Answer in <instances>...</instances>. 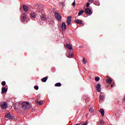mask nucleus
I'll use <instances>...</instances> for the list:
<instances>
[{"instance_id": "obj_1", "label": "nucleus", "mask_w": 125, "mask_h": 125, "mask_svg": "<svg viewBox=\"0 0 125 125\" xmlns=\"http://www.w3.org/2000/svg\"><path fill=\"white\" fill-rule=\"evenodd\" d=\"M21 106L23 110H26V109H29L31 107V104L28 102H24L21 103Z\"/></svg>"}, {"instance_id": "obj_2", "label": "nucleus", "mask_w": 125, "mask_h": 125, "mask_svg": "<svg viewBox=\"0 0 125 125\" xmlns=\"http://www.w3.org/2000/svg\"><path fill=\"white\" fill-rule=\"evenodd\" d=\"M0 105L2 109H6L7 108V104L5 102H2L0 103Z\"/></svg>"}, {"instance_id": "obj_3", "label": "nucleus", "mask_w": 125, "mask_h": 125, "mask_svg": "<svg viewBox=\"0 0 125 125\" xmlns=\"http://www.w3.org/2000/svg\"><path fill=\"white\" fill-rule=\"evenodd\" d=\"M55 16L56 18L58 20V21H61L62 20V18L61 17V15L59 14V13H55Z\"/></svg>"}, {"instance_id": "obj_4", "label": "nucleus", "mask_w": 125, "mask_h": 125, "mask_svg": "<svg viewBox=\"0 0 125 125\" xmlns=\"http://www.w3.org/2000/svg\"><path fill=\"white\" fill-rule=\"evenodd\" d=\"M37 15H38V16H40L41 18H42V20H45V16H44V15H43L41 12H38L37 13Z\"/></svg>"}, {"instance_id": "obj_5", "label": "nucleus", "mask_w": 125, "mask_h": 125, "mask_svg": "<svg viewBox=\"0 0 125 125\" xmlns=\"http://www.w3.org/2000/svg\"><path fill=\"white\" fill-rule=\"evenodd\" d=\"M5 117L7 119H10L11 120H13V119H14V117H13V116H11L10 113H6Z\"/></svg>"}, {"instance_id": "obj_6", "label": "nucleus", "mask_w": 125, "mask_h": 125, "mask_svg": "<svg viewBox=\"0 0 125 125\" xmlns=\"http://www.w3.org/2000/svg\"><path fill=\"white\" fill-rule=\"evenodd\" d=\"M96 89L98 92L101 91V84H100V83H99L97 84Z\"/></svg>"}, {"instance_id": "obj_7", "label": "nucleus", "mask_w": 125, "mask_h": 125, "mask_svg": "<svg viewBox=\"0 0 125 125\" xmlns=\"http://www.w3.org/2000/svg\"><path fill=\"white\" fill-rule=\"evenodd\" d=\"M85 12L87 14H90V15H91V14H92V13H91V10H90V9H89V8H86L85 9Z\"/></svg>"}, {"instance_id": "obj_8", "label": "nucleus", "mask_w": 125, "mask_h": 125, "mask_svg": "<svg viewBox=\"0 0 125 125\" xmlns=\"http://www.w3.org/2000/svg\"><path fill=\"white\" fill-rule=\"evenodd\" d=\"M71 21H72V18H71V17H68L67 19V21H66L68 25H70V24H71Z\"/></svg>"}, {"instance_id": "obj_9", "label": "nucleus", "mask_w": 125, "mask_h": 125, "mask_svg": "<svg viewBox=\"0 0 125 125\" xmlns=\"http://www.w3.org/2000/svg\"><path fill=\"white\" fill-rule=\"evenodd\" d=\"M21 21L22 22H25V21H26V16H25V15L24 14H22L21 15Z\"/></svg>"}, {"instance_id": "obj_10", "label": "nucleus", "mask_w": 125, "mask_h": 125, "mask_svg": "<svg viewBox=\"0 0 125 125\" xmlns=\"http://www.w3.org/2000/svg\"><path fill=\"white\" fill-rule=\"evenodd\" d=\"M5 92H7V89L4 87H2V89H1L2 94L5 93Z\"/></svg>"}, {"instance_id": "obj_11", "label": "nucleus", "mask_w": 125, "mask_h": 125, "mask_svg": "<svg viewBox=\"0 0 125 125\" xmlns=\"http://www.w3.org/2000/svg\"><path fill=\"white\" fill-rule=\"evenodd\" d=\"M62 30H66V29H67V26L66 25V23L62 22Z\"/></svg>"}, {"instance_id": "obj_12", "label": "nucleus", "mask_w": 125, "mask_h": 125, "mask_svg": "<svg viewBox=\"0 0 125 125\" xmlns=\"http://www.w3.org/2000/svg\"><path fill=\"white\" fill-rule=\"evenodd\" d=\"M76 23H77V24H79V25H81L83 24V21L81 20H76L75 21Z\"/></svg>"}, {"instance_id": "obj_13", "label": "nucleus", "mask_w": 125, "mask_h": 125, "mask_svg": "<svg viewBox=\"0 0 125 125\" xmlns=\"http://www.w3.org/2000/svg\"><path fill=\"white\" fill-rule=\"evenodd\" d=\"M23 9L24 11H28L29 10V7L26 5H23Z\"/></svg>"}, {"instance_id": "obj_14", "label": "nucleus", "mask_w": 125, "mask_h": 125, "mask_svg": "<svg viewBox=\"0 0 125 125\" xmlns=\"http://www.w3.org/2000/svg\"><path fill=\"white\" fill-rule=\"evenodd\" d=\"M66 47L68 49H69L70 50H72V46H71V45H70V44H67L66 45Z\"/></svg>"}, {"instance_id": "obj_15", "label": "nucleus", "mask_w": 125, "mask_h": 125, "mask_svg": "<svg viewBox=\"0 0 125 125\" xmlns=\"http://www.w3.org/2000/svg\"><path fill=\"white\" fill-rule=\"evenodd\" d=\"M104 100V96H100V99L99 100V102H102Z\"/></svg>"}, {"instance_id": "obj_16", "label": "nucleus", "mask_w": 125, "mask_h": 125, "mask_svg": "<svg viewBox=\"0 0 125 125\" xmlns=\"http://www.w3.org/2000/svg\"><path fill=\"white\" fill-rule=\"evenodd\" d=\"M100 112L101 113V114H102V115L103 116V117H104V110L103 109H100Z\"/></svg>"}, {"instance_id": "obj_17", "label": "nucleus", "mask_w": 125, "mask_h": 125, "mask_svg": "<svg viewBox=\"0 0 125 125\" xmlns=\"http://www.w3.org/2000/svg\"><path fill=\"white\" fill-rule=\"evenodd\" d=\"M47 81V78L44 77L42 79V82H43V83H45Z\"/></svg>"}, {"instance_id": "obj_18", "label": "nucleus", "mask_w": 125, "mask_h": 125, "mask_svg": "<svg viewBox=\"0 0 125 125\" xmlns=\"http://www.w3.org/2000/svg\"><path fill=\"white\" fill-rule=\"evenodd\" d=\"M84 12V11H83V10H82L79 11V12L78 13L79 16H81V15H82V14H83Z\"/></svg>"}, {"instance_id": "obj_19", "label": "nucleus", "mask_w": 125, "mask_h": 125, "mask_svg": "<svg viewBox=\"0 0 125 125\" xmlns=\"http://www.w3.org/2000/svg\"><path fill=\"white\" fill-rule=\"evenodd\" d=\"M106 83H112V79L109 78L106 80Z\"/></svg>"}, {"instance_id": "obj_20", "label": "nucleus", "mask_w": 125, "mask_h": 125, "mask_svg": "<svg viewBox=\"0 0 125 125\" xmlns=\"http://www.w3.org/2000/svg\"><path fill=\"white\" fill-rule=\"evenodd\" d=\"M73 56H74V54H73V53H68V56H67V57L71 58V57H73Z\"/></svg>"}, {"instance_id": "obj_21", "label": "nucleus", "mask_w": 125, "mask_h": 125, "mask_svg": "<svg viewBox=\"0 0 125 125\" xmlns=\"http://www.w3.org/2000/svg\"><path fill=\"white\" fill-rule=\"evenodd\" d=\"M30 16H31V17H32V18H35V17H36V15H35V13H32L31 14Z\"/></svg>"}, {"instance_id": "obj_22", "label": "nucleus", "mask_w": 125, "mask_h": 125, "mask_svg": "<svg viewBox=\"0 0 125 125\" xmlns=\"http://www.w3.org/2000/svg\"><path fill=\"white\" fill-rule=\"evenodd\" d=\"M62 84L60 83H58L55 84V86H61Z\"/></svg>"}, {"instance_id": "obj_23", "label": "nucleus", "mask_w": 125, "mask_h": 125, "mask_svg": "<svg viewBox=\"0 0 125 125\" xmlns=\"http://www.w3.org/2000/svg\"><path fill=\"white\" fill-rule=\"evenodd\" d=\"M95 5H98V6H99V5H100V3L99 1H95Z\"/></svg>"}, {"instance_id": "obj_24", "label": "nucleus", "mask_w": 125, "mask_h": 125, "mask_svg": "<svg viewBox=\"0 0 125 125\" xmlns=\"http://www.w3.org/2000/svg\"><path fill=\"white\" fill-rule=\"evenodd\" d=\"M83 64H86L87 62L85 61V58H83Z\"/></svg>"}, {"instance_id": "obj_25", "label": "nucleus", "mask_w": 125, "mask_h": 125, "mask_svg": "<svg viewBox=\"0 0 125 125\" xmlns=\"http://www.w3.org/2000/svg\"><path fill=\"white\" fill-rule=\"evenodd\" d=\"M99 80H100V78H99V77H96L95 78V81H96V82H99Z\"/></svg>"}, {"instance_id": "obj_26", "label": "nucleus", "mask_w": 125, "mask_h": 125, "mask_svg": "<svg viewBox=\"0 0 125 125\" xmlns=\"http://www.w3.org/2000/svg\"><path fill=\"white\" fill-rule=\"evenodd\" d=\"M43 103V102H42V101H40L38 102V104H39V105H42V104Z\"/></svg>"}, {"instance_id": "obj_27", "label": "nucleus", "mask_w": 125, "mask_h": 125, "mask_svg": "<svg viewBox=\"0 0 125 125\" xmlns=\"http://www.w3.org/2000/svg\"><path fill=\"white\" fill-rule=\"evenodd\" d=\"M99 123H100V124H101V125H103V124H104V121H103V120H100V121H99Z\"/></svg>"}, {"instance_id": "obj_28", "label": "nucleus", "mask_w": 125, "mask_h": 125, "mask_svg": "<svg viewBox=\"0 0 125 125\" xmlns=\"http://www.w3.org/2000/svg\"><path fill=\"white\" fill-rule=\"evenodd\" d=\"M34 88L36 89V90H38V89H39V86L35 85L34 86Z\"/></svg>"}, {"instance_id": "obj_29", "label": "nucleus", "mask_w": 125, "mask_h": 125, "mask_svg": "<svg viewBox=\"0 0 125 125\" xmlns=\"http://www.w3.org/2000/svg\"><path fill=\"white\" fill-rule=\"evenodd\" d=\"M89 112H90V113H92V112H93V108H89Z\"/></svg>"}, {"instance_id": "obj_30", "label": "nucleus", "mask_w": 125, "mask_h": 125, "mask_svg": "<svg viewBox=\"0 0 125 125\" xmlns=\"http://www.w3.org/2000/svg\"><path fill=\"white\" fill-rule=\"evenodd\" d=\"M2 85H5L6 84V83H5V81H3L1 83Z\"/></svg>"}, {"instance_id": "obj_31", "label": "nucleus", "mask_w": 125, "mask_h": 125, "mask_svg": "<svg viewBox=\"0 0 125 125\" xmlns=\"http://www.w3.org/2000/svg\"><path fill=\"white\" fill-rule=\"evenodd\" d=\"M72 5L73 6H75L76 5V1H74V2L72 3Z\"/></svg>"}, {"instance_id": "obj_32", "label": "nucleus", "mask_w": 125, "mask_h": 125, "mask_svg": "<svg viewBox=\"0 0 125 125\" xmlns=\"http://www.w3.org/2000/svg\"><path fill=\"white\" fill-rule=\"evenodd\" d=\"M86 6V7H89V3H87Z\"/></svg>"}, {"instance_id": "obj_33", "label": "nucleus", "mask_w": 125, "mask_h": 125, "mask_svg": "<svg viewBox=\"0 0 125 125\" xmlns=\"http://www.w3.org/2000/svg\"><path fill=\"white\" fill-rule=\"evenodd\" d=\"M89 1H90V2H93V1H94V0H89Z\"/></svg>"}, {"instance_id": "obj_34", "label": "nucleus", "mask_w": 125, "mask_h": 125, "mask_svg": "<svg viewBox=\"0 0 125 125\" xmlns=\"http://www.w3.org/2000/svg\"><path fill=\"white\" fill-rule=\"evenodd\" d=\"M35 102H36V103H39V100H36Z\"/></svg>"}, {"instance_id": "obj_35", "label": "nucleus", "mask_w": 125, "mask_h": 125, "mask_svg": "<svg viewBox=\"0 0 125 125\" xmlns=\"http://www.w3.org/2000/svg\"><path fill=\"white\" fill-rule=\"evenodd\" d=\"M123 101H124V102H125V96L124 97V100H123Z\"/></svg>"}, {"instance_id": "obj_36", "label": "nucleus", "mask_w": 125, "mask_h": 125, "mask_svg": "<svg viewBox=\"0 0 125 125\" xmlns=\"http://www.w3.org/2000/svg\"><path fill=\"white\" fill-rule=\"evenodd\" d=\"M111 87H113V85H111Z\"/></svg>"}, {"instance_id": "obj_37", "label": "nucleus", "mask_w": 125, "mask_h": 125, "mask_svg": "<svg viewBox=\"0 0 125 125\" xmlns=\"http://www.w3.org/2000/svg\"><path fill=\"white\" fill-rule=\"evenodd\" d=\"M86 123H87V121H86Z\"/></svg>"}]
</instances>
